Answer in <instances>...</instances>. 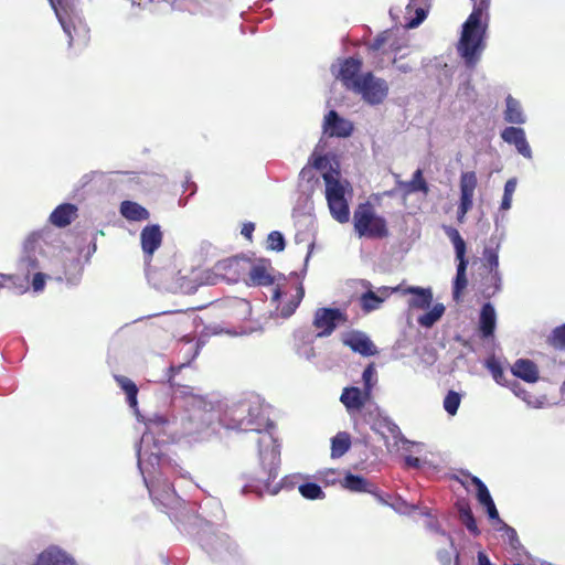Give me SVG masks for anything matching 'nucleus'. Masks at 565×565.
I'll return each instance as SVG.
<instances>
[{
    "mask_svg": "<svg viewBox=\"0 0 565 565\" xmlns=\"http://www.w3.org/2000/svg\"><path fill=\"white\" fill-rule=\"evenodd\" d=\"M213 273L226 282H275L270 259L244 253L217 260Z\"/></svg>",
    "mask_w": 565,
    "mask_h": 565,
    "instance_id": "nucleus-1",
    "label": "nucleus"
},
{
    "mask_svg": "<svg viewBox=\"0 0 565 565\" xmlns=\"http://www.w3.org/2000/svg\"><path fill=\"white\" fill-rule=\"evenodd\" d=\"M183 367V365L179 366H170L169 367V382L172 383V379L180 372V370Z\"/></svg>",
    "mask_w": 565,
    "mask_h": 565,
    "instance_id": "nucleus-53",
    "label": "nucleus"
},
{
    "mask_svg": "<svg viewBox=\"0 0 565 565\" xmlns=\"http://www.w3.org/2000/svg\"><path fill=\"white\" fill-rule=\"evenodd\" d=\"M310 171H311L310 169H308V168H303V169L301 170V172H300V175H301L302 178H305V177H306Z\"/></svg>",
    "mask_w": 565,
    "mask_h": 565,
    "instance_id": "nucleus-58",
    "label": "nucleus"
},
{
    "mask_svg": "<svg viewBox=\"0 0 565 565\" xmlns=\"http://www.w3.org/2000/svg\"><path fill=\"white\" fill-rule=\"evenodd\" d=\"M347 322V313L338 308H320L316 311L313 319V326L320 330L319 337L330 335L338 324Z\"/></svg>",
    "mask_w": 565,
    "mask_h": 565,
    "instance_id": "nucleus-8",
    "label": "nucleus"
},
{
    "mask_svg": "<svg viewBox=\"0 0 565 565\" xmlns=\"http://www.w3.org/2000/svg\"><path fill=\"white\" fill-rule=\"evenodd\" d=\"M405 462L408 467L418 468L420 465V461L417 457L414 456H407L405 458Z\"/></svg>",
    "mask_w": 565,
    "mask_h": 565,
    "instance_id": "nucleus-51",
    "label": "nucleus"
},
{
    "mask_svg": "<svg viewBox=\"0 0 565 565\" xmlns=\"http://www.w3.org/2000/svg\"><path fill=\"white\" fill-rule=\"evenodd\" d=\"M311 166L317 170H327L330 168V160L327 156H317L313 153L311 157Z\"/></svg>",
    "mask_w": 565,
    "mask_h": 565,
    "instance_id": "nucleus-46",
    "label": "nucleus"
},
{
    "mask_svg": "<svg viewBox=\"0 0 565 565\" xmlns=\"http://www.w3.org/2000/svg\"><path fill=\"white\" fill-rule=\"evenodd\" d=\"M458 513L460 522L467 527V530L473 535L478 536L480 531L477 525V521L473 516L471 508L469 503L462 502L458 503Z\"/></svg>",
    "mask_w": 565,
    "mask_h": 565,
    "instance_id": "nucleus-31",
    "label": "nucleus"
},
{
    "mask_svg": "<svg viewBox=\"0 0 565 565\" xmlns=\"http://www.w3.org/2000/svg\"><path fill=\"white\" fill-rule=\"evenodd\" d=\"M120 213L129 221H145L149 218V212L147 209L132 201L121 202Z\"/></svg>",
    "mask_w": 565,
    "mask_h": 565,
    "instance_id": "nucleus-28",
    "label": "nucleus"
},
{
    "mask_svg": "<svg viewBox=\"0 0 565 565\" xmlns=\"http://www.w3.org/2000/svg\"><path fill=\"white\" fill-rule=\"evenodd\" d=\"M341 486L352 492H373V484L370 483L365 478L348 472Z\"/></svg>",
    "mask_w": 565,
    "mask_h": 565,
    "instance_id": "nucleus-29",
    "label": "nucleus"
},
{
    "mask_svg": "<svg viewBox=\"0 0 565 565\" xmlns=\"http://www.w3.org/2000/svg\"><path fill=\"white\" fill-rule=\"evenodd\" d=\"M471 483L476 487L477 499L481 505H486L493 501L487 486L476 476L470 477Z\"/></svg>",
    "mask_w": 565,
    "mask_h": 565,
    "instance_id": "nucleus-38",
    "label": "nucleus"
},
{
    "mask_svg": "<svg viewBox=\"0 0 565 565\" xmlns=\"http://www.w3.org/2000/svg\"><path fill=\"white\" fill-rule=\"evenodd\" d=\"M508 534L511 539H516V531L513 527H508Z\"/></svg>",
    "mask_w": 565,
    "mask_h": 565,
    "instance_id": "nucleus-55",
    "label": "nucleus"
},
{
    "mask_svg": "<svg viewBox=\"0 0 565 565\" xmlns=\"http://www.w3.org/2000/svg\"><path fill=\"white\" fill-rule=\"evenodd\" d=\"M405 189L408 193L423 192L424 194H427L429 192L428 184L424 179L423 171L420 169H417L413 173L412 180L405 183Z\"/></svg>",
    "mask_w": 565,
    "mask_h": 565,
    "instance_id": "nucleus-36",
    "label": "nucleus"
},
{
    "mask_svg": "<svg viewBox=\"0 0 565 565\" xmlns=\"http://www.w3.org/2000/svg\"><path fill=\"white\" fill-rule=\"evenodd\" d=\"M32 565H76V562L57 546L42 551Z\"/></svg>",
    "mask_w": 565,
    "mask_h": 565,
    "instance_id": "nucleus-17",
    "label": "nucleus"
},
{
    "mask_svg": "<svg viewBox=\"0 0 565 565\" xmlns=\"http://www.w3.org/2000/svg\"><path fill=\"white\" fill-rule=\"evenodd\" d=\"M370 493L373 494L380 503L390 505V502L387 500L390 495L384 497L382 493L379 492L376 487L373 486V492Z\"/></svg>",
    "mask_w": 565,
    "mask_h": 565,
    "instance_id": "nucleus-50",
    "label": "nucleus"
},
{
    "mask_svg": "<svg viewBox=\"0 0 565 565\" xmlns=\"http://www.w3.org/2000/svg\"><path fill=\"white\" fill-rule=\"evenodd\" d=\"M483 507H484V508H486V510H487V513H488L489 519H491V520H498V521L502 522V521L500 520V518H499V512H498V510H497V507H495V504H494V501H492V502H490V503H488V504H486V505H483Z\"/></svg>",
    "mask_w": 565,
    "mask_h": 565,
    "instance_id": "nucleus-48",
    "label": "nucleus"
},
{
    "mask_svg": "<svg viewBox=\"0 0 565 565\" xmlns=\"http://www.w3.org/2000/svg\"><path fill=\"white\" fill-rule=\"evenodd\" d=\"M252 316V305L245 299H236L228 305L226 317L234 328L235 334H243L252 331V328L245 326Z\"/></svg>",
    "mask_w": 565,
    "mask_h": 565,
    "instance_id": "nucleus-9",
    "label": "nucleus"
},
{
    "mask_svg": "<svg viewBox=\"0 0 565 565\" xmlns=\"http://www.w3.org/2000/svg\"><path fill=\"white\" fill-rule=\"evenodd\" d=\"M370 52H381L382 54L397 53L402 50L403 45L399 39L392 30H385L379 33L372 42L366 43Z\"/></svg>",
    "mask_w": 565,
    "mask_h": 565,
    "instance_id": "nucleus-12",
    "label": "nucleus"
},
{
    "mask_svg": "<svg viewBox=\"0 0 565 565\" xmlns=\"http://www.w3.org/2000/svg\"><path fill=\"white\" fill-rule=\"evenodd\" d=\"M512 373L525 382L534 383L539 379V370L534 362L526 359H519L512 366Z\"/></svg>",
    "mask_w": 565,
    "mask_h": 565,
    "instance_id": "nucleus-24",
    "label": "nucleus"
},
{
    "mask_svg": "<svg viewBox=\"0 0 565 565\" xmlns=\"http://www.w3.org/2000/svg\"><path fill=\"white\" fill-rule=\"evenodd\" d=\"M399 289V285H396L395 287H387L384 286L380 292L381 295L375 294L372 290H369L367 292L363 294L361 297V306L362 309L365 312H370L372 310H375L379 308V306L384 301V299L394 291H397Z\"/></svg>",
    "mask_w": 565,
    "mask_h": 565,
    "instance_id": "nucleus-23",
    "label": "nucleus"
},
{
    "mask_svg": "<svg viewBox=\"0 0 565 565\" xmlns=\"http://www.w3.org/2000/svg\"><path fill=\"white\" fill-rule=\"evenodd\" d=\"M150 494L158 501L161 502L163 507H173L179 500L177 492L172 484L167 483L162 488L158 484H152L149 488Z\"/></svg>",
    "mask_w": 565,
    "mask_h": 565,
    "instance_id": "nucleus-27",
    "label": "nucleus"
},
{
    "mask_svg": "<svg viewBox=\"0 0 565 565\" xmlns=\"http://www.w3.org/2000/svg\"><path fill=\"white\" fill-rule=\"evenodd\" d=\"M361 68L362 61L360 58L348 57L341 63L338 77L347 89L352 92L360 83Z\"/></svg>",
    "mask_w": 565,
    "mask_h": 565,
    "instance_id": "nucleus-13",
    "label": "nucleus"
},
{
    "mask_svg": "<svg viewBox=\"0 0 565 565\" xmlns=\"http://www.w3.org/2000/svg\"><path fill=\"white\" fill-rule=\"evenodd\" d=\"M300 494L309 500L322 499L324 493L321 487L315 482H307L299 487Z\"/></svg>",
    "mask_w": 565,
    "mask_h": 565,
    "instance_id": "nucleus-39",
    "label": "nucleus"
},
{
    "mask_svg": "<svg viewBox=\"0 0 565 565\" xmlns=\"http://www.w3.org/2000/svg\"><path fill=\"white\" fill-rule=\"evenodd\" d=\"M516 189V180L509 179L504 184V192L500 205V210L508 211L512 205V198Z\"/></svg>",
    "mask_w": 565,
    "mask_h": 565,
    "instance_id": "nucleus-40",
    "label": "nucleus"
},
{
    "mask_svg": "<svg viewBox=\"0 0 565 565\" xmlns=\"http://www.w3.org/2000/svg\"><path fill=\"white\" fill-rule=\"evenodd\" d=\"M0 277L7 278V279H12V276H10V275L8 276V275L0 274Z\"/></svg>",
    "mask_w": 565,
    "mask_h": 565,
    "instance_id": "nucleus-60",
    "label": "nucleus"
},
{
    "mask_svg": "<svg viewBox=\"0 0 565 565\" xmlns=\"http://www.w3.org/2000/svg\"><path fill=\"white\" fill-rule=\"evenodd\" d=\"M454 286H455V290H454L455 295L459 294L461 290H463L467 287V285H454Z\"/></svg>",
    "mask_w": 565,
    "mask_h": 565,
    "instance_id": "nucleus-54",
    "label": "nucleus"
},
{
    "mask_svg": "<svg viewBox=\"0 0 565 565\" xmlns=\"http://www.w3.org/2000/svg\"><path fill=\"white\" fill-rule=\"evenodd\" d=\"M376 370L374 363H370L363 371L362 379L364 383L363 390L366 394H372L373 386L376 382Z\"/></svg>",
    "mask_w": 565,
    "mask_h": 565,
    "instance_id": "nucleus-42",
    "label": "nucleus"
},
{
    "mask_svg": "<svg viewBox=\"0 0 565 565\" xmlns=\"http://www.w3.org/2000/svg\"><path fill=\"white\" fill-rule=\"evenodd\" d=\"M343 344L363 356H373L377 353L376 347L371 339L359 331L348 333L343 339Z\"/></svg>",
    "mask_w": 565,
    "mask_h": 565,
    "instance_id": "nucleus-15",
    "label": "nucleus"
},
{
    "mask_svg": "<svg viewBox=\"0 0 565 565\" xmlns=\"http://www.w3.org/2000/svg\"><path fill=\"white\" fill-rule=\"evenodd\" d=\"M487 367L491 372L494 381L498 384H503L504 372H503L501 364L498 361H495L494 359H490L487 361Z\"/></svg>",
    "mask_w": 565,
    "mask_h": 565,
    "instance_id": "nucleus-45",
    "label": "nucleus"
},
{
    "mask_svg": "<svg viewBox=\"0 0 565 565\" xmlns=\"http://www.w3.org/2000/svg\"><path fill=\"white\" fill-rule=\"evenodd\" d=\"M34 292H40L44 289L45 285H32Z\"/></svg>",
    "mask_w": 565,
    "mask_h": 565,
    "instance_id": "nucleus-56",
    "label": "nucleus"
},
{
    "mask_svg": "<svg viewBox=\"0 0 565 565\" xmlns=\"http://www.w3.org/2000/svg\"><path fill=\"white\" fill-rule=\"evenodd\" d=\"M40 265L34 256L26 255L19 262V269L23 273L26 282H45L49 276L42 271H39Z\"/></svg>",
    "mask_w": 565,
    "mask_h": 565,
    "instance_id": "nucleus-20",
    "label": "nucleus"
},
{
    "mask_svg": "<svg viewBox=\"0 0 565 565\" xmlns=\"http://www.w3.org/2000/svg\"><path fill=\"white\" fill-rule=\"evenodd\" d=\"M115 381L118 386L126 393L129 406L136 408L138 405V387L135 382L125 375H115Z\"/></svg>",
    "mask_w": 565,
    "mask_h": 565,
    "instance_id": "nucleus-30",
    "label": "nucleus"
},
{
    "mask_svg": "<svg viewBox=\"0 0 565 565\" xmlns=\"http://www.w3.org/2000/svg\"><path fill=\"white\" fill-rule=\"evenodd\" d=\"M323 131L330 137H349L353 131V126L350 121L340 117L335 110H330L324 116Z\"/></svg>",
    "mask_w": 565,
    "mask_h": 565,
    "instance_id": "nucleus-14",
    "label": "nucleus"
},
{
    "mask_svg": "<svg viewBox=\"0 0 565 565\" xmlns=\"http://www.w3.org/2000/svg\"><path fill=\"white\" fill-rule=\"evenodd\" d=\"M404 294H411L409 307L417 309H427L433 301V291L430 288H420L411 286L404 290Z\"/></svg>",
    "mask_w": 565,
    "mask_h": 565,
    "instance_id": "nucleus-25",
    "label": "nucleus"
},
{
    "mask_svg": "<svg viewBox=\"0 0 565 565\" xmlns=\"http://www.w3.org/2000/svg\"><path fill=\"white\" fill-rule=\"evenodd\" d=\"M472 12L462 25L457 50L467 66L472 67L484 50V36L489 24L491 0H471Z\"/></svg>",
    "mask_w": 565,
    "mask_h": 565,
    "instance_id": "nucleus-2",
    "label": "nucleus"
},
{
    "mask_svg": "<svg viewBox=\"0 0 565 565\" xmlns=\"http://www.w3.org/2000/svg\"><path fill=\"white\" fill-rule=\"evenodd\" d=\"M424 2L425 0H411L409 3L407 4V10L412 9L413 7H416V15L415 18L411 19L407 22L408 28H416L426 19L427 12L424 8L420 7Z\"/></svg>",
    "mask_w": 565,
    "mask_h": 565,
    "instance_id": "nucleus-37",
    "label": "nucleus"
},
{
    "mask_svg": "<svg viewBox=\"0 0 565 565\" xmlns=\"http://www.w3.org/2000/svg\"><path fill=\"white\" fill-rule=\"evenodd\" d=\"M351 447V437L345 431L338 433L331 439V457L340 458L342 457Z\"/></svg>",
    "mask_w": 565,
    "mask_h": 565,
    "instance_id": "nucleus-33",
    "label": "nucleus"
},
{
    "mask_svg": "<svg viewBox=\"0 0 565 565\" xmlns=\"http://www.w3.org/2000/svg\"><path fill=\"white\" fill-rule=\"evenodd\" d=\"M501 138L510 145H514L518 152L523 157L531 159L532 150L526 140L525 132L519 127H507L501 132Z\"/></svg>",
    "mask_w": 565,
    "mask_h": 565,
    "instance_id": "nucleus-16",
    "label": "nucleus"
},
{
    "mask_svg": "<svg viewBox=\"0 0 565 565\" xmlns=\"http://www.w3.org/2000/svg\"><path fill=\"white\" fill-rule=\"evenodd\" d=\"M361 95L364 102L370 105L381 104L388 94V85L383 78L375 77L373 73L362 74L360 83L352 90Z\"/></svg>",
    "mask_w": 565,
    "mask_h": 565,
    "instance_id": "nucleus-6",
    "label": "nucleus"
},
{
    "mask_svg": "<svg viewBox=\"0 0 565 565\" xmlns=\"http://www.w3.org/2000/svg\"><path fill=\"white\" fill-rule=\"evenodd\" d=\"M478 564L479 565H491V562H490L489 557L483 552H479L478 553Z\"/></svg>",
    "mask_w": 565,
    "mask_h": 565,
    "instance_id": "nucleus-52",
    "label": "nucleus"
},
{
    "mask_svg": "<svg viewBox=\"0 0 565 565\" xmlns=\"http://www.w3.org/2000/svg\"><path fill=\"white\" fill-rule=\"evenodd\" d=\"M285 238L278 231H273L267 237V248L275 252H281L285 249Z\"/></svg>",
    "mask_w": 565,
    "mask_h": 565,
    "instance_id": "nucleus-43",
    "label": "nucleus"
},
{
    "mask_svg": "<svg viewBox=\"0 0 565 565\" xmlns=\"http://www.w3.org/2000/svg\"><path fill=\"white\" fill-rule=\"evenodd\" d=\"M305 296L303 285H277L273 301L282 318H289L298 308Z\"/></svg>",
    "mask_w": 565,
    "mask_h": 565,
    "instance_id": "nucleus-5",
    "label": "nucleus"
},
{
    "mask_svg": "<svg viewBox=\"0 0 565 565\" xmlns=\"http://www.w3.org/2000/svg\"><path fill=\"white\" fill-rule=\"evenodd\" d=\"M141 247L142 250L152 256L154 250H157L162 243V232L159 225H148L146 226L140 234Z\"/></svg>",
    "mask_w": 565,
    "mask_h": 565,
    "instance_id": "nucleus-19",
    "label": "nucleus"
},
{
    "mask_svg": "<svg viewBox=\"0 0 565 565\" xmlns=\"http://www.w3.org/2000/svg\"><path fill=\"white\" fill-rule=\"evenodd\" d=\"M550 341L555 349L565 350V324L553 330Z\"/></svg>",
    "mask_w": 565,
    "mask_h": 565,
    "instance_id": "nucleus-44",
    "label": "nucleus"
},
{
    "mask_svg": "<svg viewBox=\"0 0 565 565\" xmlns=\"http://www.w3.org/2000/svg\"><path fill=\"white\" fill-rule=\"evenodd\" d=\"M399 70L403 72H408L411 68L406 66H399Z\"/></svg>",
    "mask_w": 565,
    "mask_h": 565,
    "instance_id": "nucleus-59",
    "label": "nucleus"
},
{
    "mask_svg": "<svg viewBox=\"0 0 565 565\" xmlns=\"http://www.w3.org/2000/svg\"><path fill=\"white\" fill-rule=\"evenodd\" d=\"M14 287H18V285H14ZM19 287H20V290L18 291L19 294L26 292V291H29V289H30V288H29V286H28V287H25V288H22V287H23V285H19Z\"/></svg>",
    "mask_w": 565,
    "mask_h": 565,
    "instance_id": "nucleus-57",
    "label": "nucleus"
},
{
    "mask_svg": "<svg viewBox=\"0 0 565 565\" xmlns=\"http://www.w3.org/2000/svg\"><path fill=\"white\" fill-rule=\"evenodd\" d=\"M478 185V179L475 171L462 172L459 180L460 200L457 209V220L463 223L467 213L473 206L475 191Z\"/></svg>",
    "mask_w": 565,
    "mask_h": 565,
    "instance_id": "nucleus-7",
    "label": "nucleus"
},
{
    "mask_svg": "<svg viewBox=\"0 0 565 565\" xmlns=\"http://www.w3.org/2000/svg\"><path fill=\"white\" fill-rule=\"evenodd\" d=\"M353 227L359 237L383 239L390 235L386 218L379 215L369 201L359 203L354 209Z\"/></svg>",
    "mask_w": 565,
    "mask_h": 565,
    "instance_id": "nucleus-4",
    "label": "nucleus"
},
{
    "mask_svg": "<svg viewBox=\"0 0 565 565\" xmlns=\"http://www.w3.org/2000/svg\"><path fill=\"white\" fill-rule=\"evenodd\" d=\"M332 217L339 223H347L350 220V209L347 199L328 201Z\"/></svg>",
    "mask_w": 565,
    "mask_h": 565,
    "instance_id": "nucleus-32",
    "label": "nucleus"
},
{
    "mask_svg": "<svg viewBox=\"0 0 565 565\" xmlns=\"http://www.w3.org/2000/svg\"><path fill=\"white\" fill-rule=\"evenodd\" d=\"M461 402L460 395L455 391H449L444 399V408L449 415H456Z\"/></svg>",
    "mask_w": 565,
    "mask_h": 565,
    "instance_id": "nucleus-41",
    "label": "nucleus"
},
{
    "mask_svg": "<svg viewBox=\"0 0 565 565\" xmlns=\"http://www.w3.org/2000/svg\"><path fill=\"white\" fill-rule=\"evenodd\" d=\"M255 231V224L253 222L244 223L241 230V234L249 242L253 239V233Z\"/></svg>",
    "mask_w": 565,
    "mask_h": 565,
    "instance_id": "nucleus-47",
    "label": "nucleus"
},
{
    "mask_svg": "<svg viewBox=\"0 0 565 565\" xmlns=\"http://www.w3.org/2000/svg\"><path fill=\"white\" fill-rule=\"evenodd\" d=\"M326 184V199L328 201L345 199V188L340 181V172L337 170L322 173Z\"/></svg>",
    "mask_w": 565,
    "mask_h": 565,
    "instance_id": "nucleus-18",
    "label": "nucleus"
},
{
    "mask_svg": "<svg viewBox=\"0 0 565 565\" xmlns=\"http://www.w3.org/2000/svg\"><path fill=\"white\" fill-rule=\"evenodd\" d=\"M370 397L371 395L366 394L364 390L349 386L343 388L340 402L344 405L349 415L353 417L364 408Z\"/></svg>",
    "mask_w": 565,
    "mask_h": 565,
    "instance_id": "nucleus-11",
    "label": "nucleus"
},
{
    "mask_svg": "<svg viewBox=\"0 0 565 565\" xmlns=\"http://www.w3.org/2000/svg\"><path fill=\"white\" fill-rule=\"evenodd\" d=\"M504 119L511 124H523L524 116L520 103L512 96L507 97V109L504 111Z\"/></svg>",
    "mask_w": 565,
    "mask_h": 565,
    "instance_id": "nucleus-34",
    "label": "nucleus"
},
{
    "mask_svg": "<svg viewBox=\"0 0 565 565\" xmlns=\"http://www.w3.org/2000/svg\"><path fill=\"white\" fill-rule=\"evenodd\" d=\"M199 285H180V292L185 295H193L198 291Z\"/></svg>",
    "mask_w": 565,
    "mask_h": 565,
    "instance_id": "nucleus-49",
    "label": "nucleus"
},
{
    "mask_svg": "<svg viewBox=\"0 0 565 565\" xmlns=\"http://www.w3.org/2000/svg\"><path fill=\"white\" fill-rule=\"evenodd\" d=\"M248 425L249 427L245 428V430L260 434L257 443L262 470L255 476L254 480L268 488L278 476L280 466L279 445L269 431L262 433L259 426H254L252 422H249Z\"/></svg>",
    "mask_w": 565,
    "mask_h": 565,
    "instance_id": "nucleus-3",
    "label": "nucleus"
},
{
    "mask_svg": "<svg viewBox=\"0 0 565 565\" xmlns=\"http://www.w3.org/2000/svg\"><path fill=\"white\" fill-rule=\"evenodd\" d=\"M479 328L482 338L492 337L495 329V311L490 302L482 306L480 312Z\"/></svg>",
    "mask_w": 565,
    "mask_h": 565,
    "instance_id": "nucleus-26",
    "label": "nucleus"
},
{
    "mask_svg": "<svg viewBox=\"0 0 565 565\" xmlns=\"http://www.w3.org/2000/svg\"><path fill=\"white\" fill-rule=\"evenodd\" d=\"M482 266L487 276L484 277L488 282H500L501 275L498 270L499 267V256L497 248L486 247L483 252V257L481 259Z\"/></svg>",
    "mask_w": 565,
    "mask_h": 565,
    "instance_id": "nucleus-21",
    "label": "nucleus"
},
{
    "mask_svg": "<svg viewBox=\"0 0 565 565\" xmlns=\"http://www.w3.org/2000/svg\"><path fill=\"white\" fill-rule=\"evenodd\" d=\"M445 306L436 303L428 312L418 317V323L424 328H431L445 313Z\"/></svg>",
    "mask_w": 565,
    "mask_h": 565,
    "instance_id": "nucleus-35",
    "label": "nucleus"
},
{
    "mask_svg": "<svg viewBox=\"0 0 565 565\" xmlns=\"http://www.w3.org/2000/svg\"><path fill=\"white\" fill-rule=\"evenodd\" d=\"M77 216V207L71 203H63L54 209L50 222L57 227L70 225Z\"/></svg>",
    "mask_w": 565,
    "mask_h": 565,
    "instance_id": "nucleus-22",
    "label": "nucleus"
},
{
    "mask_svg": "<svg viewBox=\"0 0 565 565\" xmlns=\"http://www.w3.org/2000/svg\"><path fill=\"white\" fill-rule=\"evenodd\" d=\"M444 228H445V233L447 234L448 238L454 244L455 252H456V259L458 260L457 274H456L454 282H467L466 268H467L468 262L465 258L466 242L461 237V235L457 228L451 227V226H445Z\"/></svg>",
    "mask_w": 565,
    "mask_h": 565,
    "instance_id": "nucleus-10",
    "label": "nucleus"
}]
</instances>
